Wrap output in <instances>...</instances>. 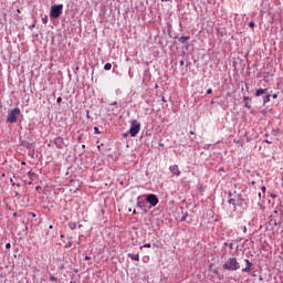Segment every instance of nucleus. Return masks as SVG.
<instances>
[{"mask_svg":"<svg viewBox=\"0 0 283 283\" xmlns=\"http://www.w3.org/2000/svg\"><path fill=\"white\" fill-rule=\"evenodd\" d=\"M113 105H116V102Z\"/></svg>","mask_w":283,"mask_h":283,"instance_id":"nucleus-45","label":"nucleus"},{"mask_svg":"<svg viewBox=\"0 0 283 283\" xmlns=\"http://www.w3.org/2000/svg\"><path fill=\"white\" fill-rule=\"evenodd\" d=\"M223 269H226V271H238V269H240V263L238 262V259L231 258L223 264Z\"/></svg>","mask_w":283,"mask_h":283,"instance_id":"nucleus-1","label":"nucleus"},{"mask_svg":"<svg viewBox=\"0 0 283 283\" xmlns=\"http://www.w3.org/2000/svg\"><path fill=\"white\" fill-rule=\"evenodd\" d=\"M229 205H233V207H235V199H229Z\"/></svg>","mask_w":283,"mask_h":283,"instance_id":"nucleus-15","label":"nucleus"},{"mask_svg":"<svg viewBox=\"0 0 283 283\" xmlns=\"http://www.w3.org/2000/svg\"><path fill=\"white\" fill-rule=\"evenodd\" d=\"M133 216H136V210H132Z\"/></svg>","mask_w":283,"mask_h":283,"instance_id":"nucleus-32","label":"nucleus"},{"mask_svg":"<svg viewBox=\"0 0 283 283\" xmlns=\"http://www.w3.org/2000/svg\"><path fill=\"white\" fill-rule=\"evenodd\" d=\"M247 266L243 268L241 271L242 273H249L251 271V266H253V263L251 261H249V259L244 260Z\"/></svg>","mask_w":283,"mask_h":283,"instance_id":"nucleus-6","label":"nucleus"},{"mask_svg":"<svg viewBox=\"0 0 283 283\" xmlns=\"http://www.w3.org/2000/svg\"><path fill=\"white\" fill-rule=\"evenodd\" d=\"M243 233H247V227H243Z\"/></svg>","mask_w":283,"mask_h":283,"instance_id":"nucleus-33","label":"nucleus"},{"mask_svg":"<svg viewBox=\"0 0 283 283\" xmlns=\"http://www.w3.org/2000/svg\"><path fill=\"white\" fill-rule=\"evenodd\" d=\"M85 260L87 261V260H92V256H85Z\"/></svg>","mask_w":283,"mask_h":283,"instance_id":"nucleus-29","label":"nucleus"},{"mask_svg":"<svg viewBox=\"0 0 283 283\" xmlns=\"http://www.w3.org/2000/svg\"><path fill=\"white\" fill-rule=\"evenodd\" d=\"M261 191H262L263 193H266V187L263 186V187L261 188Z\"/></svg>","mask_w":283,"mask_h":283,"instance_id":"nucleus-25","label":"nucleus"},{"mask_svg":"<svg viewBox=\"0 0 283 283\" xmlns=\"http://www.w3.org/2000/svg\"><path fill=\"white\" fill-rule=\"evenodd\" d=\"M10 247H11L10 243L6 244V249H10Z\"/></svg>","mask_w":283,"mask_h":283,"instance_id":"nucleus-27","label":"nucleus"},{"mask_svg":"<svg viewBox=\"0 0 283 283\" xmlns=\"http://www.w3.org/2000/svg\"><path fill=\"white\" fill-rule=\"evenodd\" d=\"M187 212L185 213V216L184 217H181V222H185L186 220H187Z\"/></svg>","mask_w":283,"mask_h":283,"instance_id":"nucleus-22","label":"nucleus"},{"mask_svg":"<svg viewBox=\"0 0 283 283\" xmlns=\"http://www.w3.org/2000/svg\"><path fill=\"white\" fill-rule=\"evenodd\" d=\"M268 93H269V88H259L254 93V96H262V94H268Z\"/></svg>","mask_w":283,"mask_h":283,"instance_id":"nucleus-9","label":"nucleus"},{"mask_svg":"<svg viewBox=\"0 0 283 283\" xmlns=\"http://www.w3.org/2000/svg\"><path fill=\"white\" fill-rule=\"evenodd\" d=\"M259 198H262V192H259Z\"/></svg>","mask_w":283,"mask_h":283,"instance_id":"nucleus-34","label":"nucleus"},{"mask_svg":"<svg viewBox=\"0 0 283 283\" xmlns=\"http://www.w3.org/2000/svg\"><path fill=\"white\" fill-rule=\"evenodd\" d=\"M146 201L150 205V207H156V205H158V202H159L158 196H156V195H148L146 197Z\"/></svg>","mask_w":283,"mask_h":283,"instance_id":"nucleus-5","label":"nucleus"},{"mask_svg":"<svg viewBox=\"0 0 283 283\" xmlns=\"http://www.w3.org/2000/svg\"><path fill=\"white\" fill-rule=\"evenodd\" d=\"M245 107L247 109H251V105L249 104V102H245Z\"/></svg>","mask_w":283,"mask_h":283,"instance_id":"nucleus-24","label":"nucleus"},{"mask_svg":"<svg viewBox=\"0 0 283 283\" xmlns=\"http://www.w3.org/2000/svg\"><path fill=\"white\" fill-rule=\"evenodd\" d=\"M49 229H54V226H50Z\"/></svg>","mask_w":283,"mask_h":283,"instance_id":"nucleus-36","label":"nucleus"},{"mask_svg":"<svg viewBox=\"0 0 283 283\" xmlns=\"http://www.w3.org/2000/svg\"><path fill=\"white\" fill-rule=\"evenodd\" d=\"M272 98H277V94H273V95H272Z\"/></svg>","mask_w":283,"mask_h":283,"instance_id":"nucleus-28","label":"nucleus"},{"mask_svg":"<svg viewBox=\"0 0 283 283\" xmlns=\"http://www.w3.org/2000/svg\"><path fill=\"white\" fill-rule=\"evenodd\" d=\"M104 70H106V71L112 70V63H106V64L104 65Z\"/></svg>","mask_w":283,"mask_h":283,"instance_id":"nucleus-14","label":"nucleus"},{"mask_svg":"<svg viewBox=\"0 0 283 283\" xmlns=\"http://www.w3.org/2000/svg\"><path fill=\"white\" fill-rule=\"evenodd\" d=\"M28 176H29L28 185H32V182H34V179L36 178V175L34 172H32V170H30L28 172Z\"/></svg>","mask_w":283,"mask_h":283,"instance_id":"nucleus-8","label":"nucleus"},{"mask_svg":"<svg viewBox=\"0 0 283 283\" xmlns=\"http://www.w3.org/2000/svg\"><path fill=\"white\" fill-rule=\"evenodd\" d=\"M18 14H21V9H17Z\"/></svg>","mask_w":283,"mask_h":283,"instance_id":"nucleus-30","label":"nucleus"},{"mask_svg":"<svg viewBox=\"0 0 283 283\" xmlns=\"http://www.w3.org/2000/svg\"><path fill=\"white\" fill-rule=\"evenodd\" d=\"M63 14V4H53L51 7L50 17L51 19H59Z\"/></svg>","mask_w":283,"mask_h":283,"instance_id":"nucleus-2","label":"nucleus"},{"mask_svg":"<svg viewBox=\"0 0 283 283\" xmlns=\"http://www.w3.org/2000/svg\"><path fill=\"white\" fill-rule=\"evenodd\" d=\"M138 132H140V122L133 119L130 122V128L128 130V134L134 137L138 134Z\"/></svg>","mask_w":283,"mask_h":283,"instance_id":"nucleus-4","label":"nucleus"},{"mask_svg":"<svg viewBox=\"0 0 283 283\" xmlns=\"http://www.w3.org/2000/svg\"><path fill=\"white\" fill-rule=\"evenodd\" d=\"M251 185H255V181H252Z\"/></svg>","mask_w":283,"mask_h":283,"instance_id":"nucleus-41","label":"nucleus"},{"mask_svg":"<svg viewBox=\"0 0 283 283\" xmlns=\"http://www.w3.org/2000/svg\"><path fill=\"white\" fill-rule=\"evenodd\" d=\"M133 216H136V210H132Z\"/></svg>","mask_w":283,"mask_h":283,"instance_id":"nucleus-31","label":"nucleus"},{"mask_svg":"<svg viewBox=\"0 0 283 283\" xmlns=\"http://www.w3.org/2000/svg\"><path fill=\"white\" fill-rule=\"evenodd\" d=\"M234 143H238V140H234Z\"/></svg>","mask_w":283,"mask_h":283,"instance_id":"nucleus-46","label":"nucleus"},{"mask_svg":"<svg viewBox=\"0 0 283 283\" xmlns=\"http://www.w3.org/2000/svg\"><path fill=\"white\" fill-rule=\"evenodd\" d=\"M139 249H140V251H143V249H151V243H145Z\"/></svg>","mask_w":283,"mask_h":283,"instance_id":"nucleus-13","label":"nucleus"},{"mask_svg":"<svg viewBox=\"0 0 283 283\" xmlns=\"http://www.w3.org/2000/svg\"><path fill=\"white\" fill-rule=\"evenodd\" d=\"M169 170L171 171L172 176H180V169L178 168V165L170 166Z\"/></svg>","mask_w":283,"mask_h":283,"instance_id":"nucleus-7","label":"nucleus"},{"mask_svg":"<svg viewBox=\"0 0 283 283\" xmlns=\"http://www.w3.org/2000/svg\"><path fill=\"white\" fill-rule=\"evenodd\" d=\"M161 1H169V0H161Z\"/></svg>","mask_w":283,"mask_h":283,"instance_id":"nucleus-43","label":"nucleus"},{"mask_svg":"<svg viewBox=\"0 0 283 283\" xmlns=\"http://www.w3.org/2000/svg\"><path fill=\"white\" fill-rule=\"evenodd\" d=\"M189 39H191L190 36H181V38H179V42L180 43H187V41H189Z\"/></svg>","mask_w":283,"mask_h":283,"instance_id":"nucleus-12","label":"nucleus"},{"mask_svg":"<svg viewBox=\"0 0 283 283\" xmlns=\"http://www.w3.org/2000/svg\"><path fill=\"white\" fill-rule=\"evenodd\" d=\"M59 142L61 143V138H57V139H56V143H59Z\"/></svg>","mask_w":283,"mask_h":283,"instance_id":"nucleus-35","label":"nucleus"},{"mask_svg":"<svg viewBox=\"0 0 283 283\" xmlns=\"http://www.w3.org/2000/svg\"><path fill=\"white\" fill-rule=\"evenodd\" d=\"M57 281H59L57 277H55V276H50V282H57Z\"/></svg>","mask_w":283,"mask_h":283,"instance_id":"nucleus-16","label":"nucleus"},{"mask_svg":"<svg viewBox=\"0 0 283 283\" xmlns=\"http://www.w3.org/2000/svg\"><path fill=\"white\" fill-rule=\"evenodd\" d=\"M72 247V241H69L66 244H65V249H70Z\"/></svg>","mask_w":283,"mask_h":283,"instance_id":"nucleus-19","label":"nucleus"},{"mask_svg":"<svg viewBox=\"0 0 283 283\" xmlns=\"http://www.w3.org/2000/svg\"><path fill=\"white\" fill-rule=\"evenodd\" d=\"M42 23L45 25L48 23V15H45L44 18H42Z\"/></svg>","mask_w":283,"mask_h":283,"instance_id":"nucleus-17","label":"nucleus"},{"mask_svg":"<svg viewBox=\"0 0 283 283\" xmlns=\"http://www.w3.org/2000/svg\"><path fill=\"white\" fill-rule=\"evenodd\" d=\"M82 148H85V145H83Z\"/></svg>","mask_w":283,"mask_h":283,"instance_id":"nucleus-42","label":"nucleus"},{"mask_svg":"<svg viewBox=\"0 0 283 283\" xmlns=\"http://www.w3.org/2000/svg\"><path fill=\"white\" fill-rule=\"evenodd\" d=\"M180 64H181V65H185V62H184V61H181V62H180Z\"/></svg>","mask_w":283,"mask_h":283,"instance_id":"nucleus-37","label":"nucleus"},{"mask_svg":"<svg viewBox=\"0 0 283 283\" xmlns=\"http://www.w3.org/2000/svg\"><path fill=\"white\" fill-rule=\"evenodd\" d=\"M207 94H213V90L212 88H208L207 90Z\"/></svg>","mask_w":283,"mask_h":283,"instance_id":"nucleus-23","label":"nucleus"},{"mask_svg":"<svg viewBox=\"0 0 283 283\" xmlns=\"http://www.w3.org/2000/svg\"><path fill=\"white\" fill-rule=\"evenodd\" d=\"M21 115V109L15 107L14 109L10 111L7 117V123H17V116Z\"/></svg>","mask_w":283,"mask_h":283,"instance_id":"nucleus-3","label":"nucleus"},{"mask_svg":"<svg viewBox=\"0 0 283 283\" xmlns=\"http://www.w3.org/2000/svg\"><path fill=\"white\" fill-rule=\"evenodd\" d=\"M31 216L34 218L36 214H34V213H31Z\"/></svg>","mask_w":283,"mask_h":283,"instance_id":"nucleus-39","label":"nucleus"},{"mask_svg":"<svg viewBox=\"0 0 283 283\" xmlns=\"http://www.w3.org/2000/svg\"><path fill=\"white\" fill-rule=\"evenodd\" d=\"M244 103L249 101V96L243 97Z\"/></svg>","mask_w":283,"mask_h":283,"instance_id":"nucleus-26","label":"nucleus"},{"mask_svg":"<svg viewBox=\"0 0 283 283\" xmlns=\"http://www.w3.org/2000/svg\"><path fill=\"white\" fill-rule=\"evenodd\" d=\"M161 101H163L164 103H166L165 97H163Z\"/></svg>","mask_w":283,"mask_h":283,"instance_id":"nucleus-38","label":"nucleus"},{"mask_svg":"<svg viewBox=\"0 0 283 283\" xmlns=\"http://www.w3.org/2000/svg\"><path fill=\"white\" fill-rule=\"evenodd\" d=\"M190 134H192V135H193V132H190Z\"/></svg>","mask_w":283,"mask_h":283,"instance_id":"nucleus-44","label":"nucleus"},{"mask_svg":"<svg viewBox=\"0 0 283 283\" xmlns=\"http://www.w3.org/2000/svg\"><path fill=\"white\" fill-rule=\"evenodd\" d=\"M56 103L61 105V103H63V97H57Z\"/></svg>","mask_w":283,"mask_h":283,"instance_id":"nucleus-18","label":"nucleus"},{"mask_svg":"<svg viewBox=\"0 0 283 283\" xmlns=\"http://www.w3.org/2000/svg\"><path fill=\"white\" fill-rule=\"evenodd\" d=\"M21 165H25V161H22Z\"/></svg>","mask_w":283,"mask_h":283,"instance_id":"nucleus-40","label":"nucleus"},{"mask_svg":"<svg viewBox=\"0 0 283 283\" xmlns=\"http://www.w3.org/2000/svg\"><path fill=\"white\" fill-rule=\"evenodd\" d=\"M94 134H101V130H98V127H94Z\"/></svg>","mask_w":283,"mask_h":283,"instance_id":"nucleus-21","label":"nucleus"},{"mask_svg":"<svg viewBox=\"0 0 283 283\" xmlns=\"http://www.w3.org/2000/svg\"><path fill=\"white\" fill-rule=\"evenodd\" d=\"M249 28H255V22L253 21L249 22Z\"/></svg>","mask_w":283,"mask_h":283,"instance_id":"nucleus-20","label":"nucleus"},{"mask_svg":"<svg viewBox=\"0 0 283 283\" xmlns=\"http://www.w3.org/2000/svg\"><path fill=\"white\" fill-rule=\"evenodd\" d=\"M266 103H271V95L269 93L263 97V105H266Z\"/></svg>","mask_w":283,"mask_h":283,"instance_id":"nucleus-11","label":"nucleus"},{"mask_svg":"<svg viewBox=\"0 0 283 283\" xmlns=\"http://www.w3.org/2000/svg\"><path fill=\"white\" fill-rule=\"evenodd\" d=\"M128 258H130V260H135V262H140V254L128 253Z\"/></svg>","mask_w":283,"mask_h":283,"instance_id":"nucleus-10","label":"nucleus"}]
</instances>
